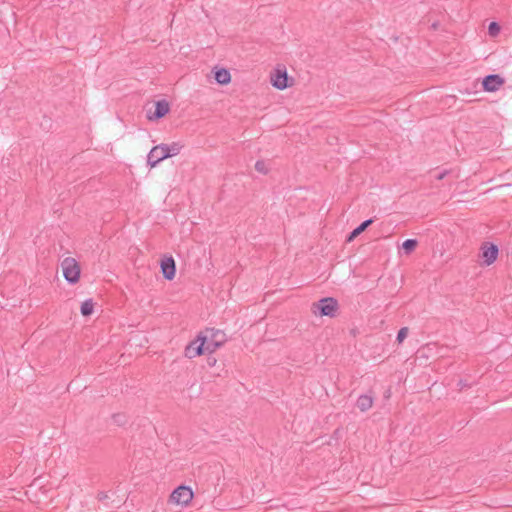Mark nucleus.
<instances>
[{
    "mask_svg": "<svg viewBox=\"0 0 512 512\" xmlns=\"http://www.w3.org/2000/svg\"><path fill=\"white\" fill-rule=\"evenodd\" d=\"M205 337H200L198 334L197 338L191 341L186 347L184 354L187 358L192 359L197 356L203 355L206 350Z\"/></svg>",
    "mask_w": 512,
    "mask_h": 512,
    "instance_id": "423d86ee",
    "label": "nucleus"
},
{
    "mask_svg": "<svg viewBox=\"0 0 512 512\" xmlns=\"http://www.w3.org/2000/svg\"><path fill=\"white\" fill-rule=\"evenodd\" d=\"M194 493L189 486L180 485L170 495L172 503L187 506L193 499Z\"/></svg>",
    "mask_w": 512,
    "mask_h": 512,
    "instance_id": "39448f33",
    "label": "nucleus"
},
{
    "mask_svg": "<svg viewBox=\"0 0 512 512\" xmlns=\"http://www.w3.org/2000/svg\"><path fill=\"white\" fill-rule=\"evenodd\" d=\"M408 327H402L398 333H397V337H396V341L400 344L404 341V339L407 337L408 335Z\"/></svg>",
    "mask_w": 512,
    "mask_h": 512,
    "instance_id": "f3484780",
    "label": "nucleus"
},
{
    "mask_svg": "<svg viewBox=\"0 0 512 512\" xmlns=\"http://www.w3.org/2000/svg\"><path fill=\"white\" fill-rule=\"evenodd\" d=\"M458 386L460 387V389L464 388V387H467L468 384L466 382H464L463 380H460L458 382Z\"/></svg>",
    "mask_w": 512,
    "mask_h": 512,
    "instance_id": "5701e85b",
    "label": "nucleus"
},
{
    "mask_svg": "<svg viewBox=\"0 0 512 512\" xmlns=\"http://www.w3.org/2000/svg\"><path fill=\"white\" fill-rule=\"evenodd\" d=\"M481 258L486 266L493 264L499 254V248L496 244L491 242H484L481 245Z\"/></svg>",
    "mask_w": 512,
    "mask_h": 512,
    "instance_id": "0eeeda50",
    "label": "nucleus"
},
{
    "mask_svg": "<svg viewBox=\"0 0 512 512\" xmlns=\"http://www.w3.org/2000/svg\"><path fill=\"white\" fill-rule=\"evenodd\" d=\"M504 84V79L498 74H489L483 78L482 86L486 92H495Z\"/></svg>",
    "mask_w": 512,
    "mask_h": 512,
    "instance_id": "1a4fd4ad",
    "label": "nucleus"
},
{
    "mask_svg": "<svg viewBox=\"0 0 512 512\" xmlns=\"http://www.w3.org/2000/svg\"><path fill=\"white\" fill-rule=\"evenodd\" d=\"M373 222L374 220L372 218L363 221L359 226L350 232L347 237V241H352L354 238L364 232Z\"/></svg>",
    "mask_w": 512,
    "mask_h": 512,
    "instance_id": "4468645a",
    "label": "nucleus"
},
{
    "mask_svg": "<svg viewBox=\"0 0 512 512\" xmlns=\"http://www.w3.org/2000/svg\"><path fill=\"white\" fill-rule=\"evenodd\" d=\"M215 81L218 84L226 85L231 81V75L229 70L225 68H219L214 72Z\"/></svg>",
    "mask_w": 512,
    "mask_h": 512,
    "instance_id": "ddd939ff",
    "label": "nucleus"
},
{
    "mask_svg": "<svg viewBox=\"0 0 512 512\" xmlns=\"http://www.w3.org/2000/svg\"><path fill=\"white\" fill-rule=\"evenodd\" d=\"M271 82L272 85L279 90L286 89L290 86L288 83V74L285 69H276L274 76L271 77Z\"/></svg>",
    "mask_w": 512,
    "mask_h": 512,
    "instance_id": "9b49d317",
    "label": "nucleus"
},
{
    "mask_svg": "<svg viewBox=\"0 0 512 512\" xmlns=\"http://www.w3.org/2000/svg\"><path fill=\"white\" fill-rule=\"evenodd\" d=\"M374 399L370 394L360 395L357 399L356 406L361 412L368 411L373 405Z\"/></svg>",
    "mask_w": 512,
    "mask_h": 512,
    "instance_id": "f8f14e48",
    "label": "nucleus"
},
{
    "mask_svg": "<svg viewBox=\"0 0 512 512\" xmlns=\"http://www.w3.org/2000/svg\"><path fill=\"white\" fill-rule=\"evenodd\" d=\"M170 110L169 103L166 100H158L155 103V110L153 113L147 112L148 120H159L163 118Z\"/></svg>",
    "mask_w": 512,
    "mask_h": 512,
    "instance_id": "9d476101",
    "label": "nucleus"
},
{
    "mask_svg": "<svg viewBox=\"0 0 512 512\" xmlns=\"http://www.w3.org/2000/svg\"><path fill=\"white\" fill-rule=\"evenodd\" d=\"M94 310V303L92 299H87L81 304V314L83 316H89L93 313Z\"/></svg>",
    "mask_w": 512,
    "mask_h": 512,
    "instance_id": "2eb2a0df",
    "label": "nucleus"
},
{
    "mask_svg": "<svg viewBox=\"0 0 512 512\" xmlns=\"http://www.w3.org/2000/svg\"><path fill=\"white\" fill-rule=\"evenodd\" d=\"M160 268L164 279L173 280L176 275V263L172 256H164L160 262Z\"/></svg>",
    "mask_w": 512,
    "mask_h": 512,
    "instance_id": "6e6552de",
    "label": "nucleus"
},
{
    "mask_svg": "<svg viewBox=\"0 0 512 512\" xmlns=\"http://www.w3.org/2000/svg\"><path fill=\"white\" fill-rule=\"evenodd\" d=\"M255 169L260 172V173H263V174H266L268 172V169L266 167V163L262 160H258L256 163H255Z\"/></svg>",
    "mask_w": 512,
    "mask_h": 512,
    "instance_id": "6ab92c4d",
    "label": "nucleus"
},
{
    "mask_svg": "<svg viewBox=\"0 0 512 512\" xmlns=\"http://www.w3.org/2000/svg\"><path fill=\"white\" fill-rule=\"evenodd\" d=\"M107 498H108V495H107V493H106V492H99V493H98V499H99L100 501H103V500H105V499H107Z\"/></svg>",
    "mask_w": 512,
    "mask_h": 512,
    "instance_id": "4be33fe9",
    "label": "nucleus"
},
{
    "mask_svg": "<svg viewBox=\"0 0 512 512\" xmlns=\"http://www.w3.org/2000/svg\"><path fill=\"white\" fill-rule=\"evenodd\" d=\"M112 418H113L114 422L119 424V425H121V424H123L125 422V416L122 415V414H114L112 416Z\"/></svg>",
    "mask_w": 512,
    "mask_h": 512,
    "instance_id": "aec40b11",
    "label": "nucleus"
},
{
    "mask_svg": "<svg viewBox=\"0 0 512 512\" xmlns=\"http://www.w3.org/2000/svg\"><path fill=\"white\" fill-rule=\"evenodd\" d=\"M63 276L69 284H76L80 278V266L78 262L71 257H66L61 262Z\"/></svg>",
    "mask_w": 512,
    "mask_h": 512,
    "instance_id": "7ed1b4c3",
    "label": "nucleus"
},
{
    "mask_svg": "<svg viewBox=\"0 0 512 512\" xmlns=\"http://www.w3.org/2000/svg\"><path fill=\"white\" fill-rule=\"evenodd\" d=\"M313 306L317 308V311H314L315 314L318 313L320 316L331 318L336 316L339 308L338 301L334 297H324L314 303Z\"/></svg>",
    "mask_w": 512,
    "mask_h": 512,
    "instance_id": "20e7f679",
    "label": "nucleus"
},
{
    "mask_svg": "<svg viewBox=\"0 0 512 512\" xmlns=\"http://www.w3.org/2000/svg\"><path fill=\"white\" fill-rule=\"evenodd\" d=\"M417 244H418V241L416 239H406L402 243V249H403L404 253L408 255L415 250Z\"/></svg>",
    "mask_w": 512,
    "mask_h": 512,
    "instance_id": "dca6fc26",
    "label": "nucleus"
},
{
    "mask_svg": "<svg viewBox=\"0 0 512 512\" xmlns=\"http://www.w3.org/2000/svg\"><path fill=\"white\" fill-rule=\"evenodd\" d=\"M447 174H448V171H447V170H445V171H442V172H440L439 174H437V175L435 176V178H436L437 180H443V179H444V177H445Z\"/></svg>",
    "mask_w": 512,
    "mask_h": 512,
    "instance_id": "412c9836",
    "label": "nucleus"
},
{
    "mask_svg": "<svg viewBox=\"0 0 512 512\" xmlns=\"http://www.w3.org/2000/svg\"><path fill=\"white\" fill-rule=\"evenodd\" d=\"M488 32L491 36H496L500 32V26L497 22H491L488 26Z\"/></svg>",
    "mask_w": 512,
    "mask_h": 512,
    "instance_id": "a211bd4d",
    "label": "nucleus"
},
{
    "mask_svg": "<svg viewBox=\"0 0 512 512\" xmlns=\"http://www.w3.org/2000/svg\"><path fill=\"white\" fill-rule=\"evenodd\" d=\"M182 145L178 142L171 144H159L153 147L147 156V163L155 167L162 160L178 155L181 152Z\"/></svg>",
    "mask_w": 512,
    "mask_h": 512,
    "instance_id": "f257e3e1",
    "label": "nucleus"
},
{
    "mask_svg": "<svg viewBox=\"0 0 512 512\" xmlns=\"http://www.w3.org/2000/svg\"><path fill=\"white\" fill-rule=\"evenodd\" d=\"M200 337H205V346L207 353H213L225 342V334L221 330L206 328L199 333Z\"/></svg>",
    "mask_w": 512,
    "mask_h": 512,
    "instance_id": "f03ea898",
    "label": "nucleus"
}]
</instances>
